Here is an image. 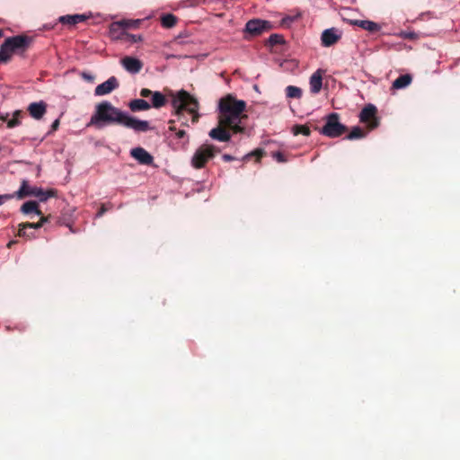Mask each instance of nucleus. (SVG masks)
Masks as SVG:
<instances>
[{
  "mask_svg": "<svg viewBox=\"0 0 460 460\" xmlns=\"http://www.w3.org/2000/svg\"><path fill=\"white\" fill-rule=\"evenodd\" d=\"M114 124L133 129L136 132H146L151 129L147 120L132 117L108 101L101 102L95 105L94 111L86 127L102 129Z\"/></svg>",
  "mask_w": 460,
  "mask_h": 460,
  "instance_id": "nucleus-1",
  "label": "nucleus"
},
{
  "mask_svg": "<svg viewBox=\"0 0 460 460\" xmlns=\"http://www.w3.org/2000/svg\"><path fill=\"white\" fill-rule=\"evenodd\" d=\"M246 108V102L243 100H237L234 95L227 94L219 100L218 119L223 125H228L229 128L234 134L243 133L245 128L242 126L243 119H247L243 114Z\"/></svg>",
  "mask_w": 460,
  "mask_h": 460,
  "instance_id": "nucleus-2",
  "label": "nucleus"
},
{
  "mask_svg": "<svg viewBox=\"0 0 460 460\" xmlns=\"http://www.w3.org/2000/svg\"><path fill=\"white\" fill-rule=\"evenodd\" d=\"M32 42V38L24 34L8 37L0 46V63H8L13 54L25 52Z\"/></svg>",
  "mask_w": 460,
  "mask_h": 460,
  "instance_id": "nucleus-3",
  "label": "nucleus"
},
{
  "mask_svg": "<svg viewBox=\"0 0 460 460\" xmlns=\"http://www.w3.org/2000/svg\"><path fill=\"white\" fill-rule=\"evenodd\" d=\"M172 105L174 108L175 114L178 117L182 116V112L186 111L192 115V123H197L199 121V102L185 90H181L173 95Z\"/></svg>",
  "mask_w": 460,
  "mask_h": 460,
  "instance_id": "nucleus-4",
  "label": "nucleus"
},
{
  "mask_svg": "<svg viewBox=\"0 0 460 460\" xmlns=\"http://www.w3.org/2000/svg\"><path fill=\"white\" fill-rule=\"evenodd\" d=\"M220 150L209 144L201 145L193 154L190 164L195 169H202Z\"/></svg>",
  "mask_w": 460,
  "mask_h": 460,
  "instance_id": "nucleus-5",
  "label": "nucleus"
},
{
  "mask_svg": "<svg viewBox=\"0 0 460 460\" xmlns=\"http://www.w3.org/2000/svg\"><path fill=\"white\" fill-rule=\"evenodd\" d=\"M28 196L36 197L40 201L44 202L49 198L56 197L57 190L53 189L44 190L41 188L31 187L26 181H23L19 190L15 192V197L22 199Z\"/></svg>",
  "mask_w": 460,
  "mask_h": 460,
  "instance_id": "nucleus-6",
  "label": "nucleus"
},
{
  "mask_svg": "<svg viewBox=\"0 0 460 460\" xmlns=\"http://www.w3.org/2000/svg\"><path fill=\"white\" fill-rule=\"evenodd\" d=\"M338 113L332 112L326 117L325 125L319 130L321 134L329 137H341L347 131V127L339 121Z\"/></svg>",
  "mask_w": 460,
  "mask_h": 460,
  "instance_id": "nucleus-7",
  "label": "nucleus"
},
{
  "mask_svg": "<svg viewBox=\"0 0 460 460\" xmlns=\"http://www.w3.org/2000/svg\"><path fill=\"white\" fill-rule=\"evenodd\" d=\"M376 113V107L373 104H367L360 111L359 120L362 123L367 124L370 129L376 128L378 126Z\"/></svg>",
  "mask_w": 460,
  "mask_h": 460,
  "instance_id": "nucleus-8",
  "label": "nucleus"
},
{
  "mask_svg": "<svg viewBox=\"0 0 460 460\" xmlns=\"http://www.w3.org/2000/svg\"><path fill=\"white\" fill-rule=\"evenodd\" d=\"M271 28L272 25L270 22L260 19L250 20L245 25L246 31L253 36L260 35L264 31H268Z\"/></svg>",
  "mask_w": 460,
  "mask_h": 460,
  "instance_id": "nucleus-9",
  "label": "nucleus"
},
{
  "mask_svg": "<svg viewBox=\"0 0 460 460\" xmlns=\"http://www.w3.org/2000/svg\"><path fill=\"white\" fill-rule=\"evenodd\" d=\"M231 130L228 125H223L220 123V119H218V126L217 128H212L208 135L211 138L220 141V142H227L231 139Z\"/></svg>",
  "mask_w": 460,
  "mask_h": 460,
  "instance_id": "nucleus-10",
  "label": "nucleus"
},
{
  "mask_svg": "<svg viewBox=\"0 0 460 460\" xmlns=\"http://www.w3.org/2000/svg\"><path fill=\"white\" fill-rule=\"evenodd\" d=\"M119 87L118 79L115 76L110 77L105 82L98 84L95 87L94 94L97 96H102L105 94L111 93L113 90Z\"/></svg>",
  "mask_w": 460,
  "mask_h": 460,
  "instance_id": "nucleus-11",
  "label": "nucleus"
},
{
  "mask_svg": "<svg viewBox=\"0 0 460 460\" xmlns=\"http://www.w3.org/2000/svg\"><path fill=\"white\" fill-rule=\"evenodd\" d=\"M341 38L336 28L326 29L321 35V41L323 47H331L336 44Z\"/></svg>",
  "mask_w": 460,
  "mask_h": 460,
  "instance_id": "nucleus-12",
  "label": "nucleus"
},
{
  "mask_svg": "<svg viewBox=\"0 0 460 460\" xmlns=\"http://www.w3.org/2000/svg\"><path fill=\"white\" fill-rule=\"evenodd\" d=\"M121 66L131 74H137L143 68V62L133 57L126 56L120 59Z\"/></svg>",
  "mask_w": 460,
  "mask_h": 460,
  "instance_id": "nucleus-13",
  "label": "nucleus"
},
{
  "mask_svg": "<svg viewBox=\"0 0 460 460\" xmlns=\"http://www.w3.org/2000/svg\"><path fill=\"white\" fill-rule=\"evenodd\" d=\"M140 24V20H120L118 22H114L111 24L110 31L112 35L119 32L121 31H125L127 29L137 28Z\"/></svg>",
  "mask_w": 460,
  "mask_h": 460,
  "instance_id": "nucleus-14",
  "label": "nucleus"
},
{
  "mask_svg": "<svg viewBox=\"0 0 460 460\" xmlns=\"http://www.w3.org/2000/svg\"><path fill=\"white\" fill-rule=\"evenodd\" d=\"M130 155L141 164L150 165L154 162V157L143 147L131 149Z\"/></svg>",
  "mask_w": 460,
  "mask_h": 460,
  "instance_id": "nucleus-15",
  "label": "nucleus"
},
{
  "mask_svg": "<svg viewBox=\"0 0 460 460\" xmlns=\"http://www.w3.org/2000/svg\"><path fill=\"white\" fill-rule=\"evenodd\" d=\"M47 111V105L44 102H31L28 107L30 115L35 119H40Z\"/></svg>",
  "mask_w": 460,
  "mask_h": 460,
  "instance_id": "nucleus-16",
  "label": "nucleus"
},
{
  "mask_svg": "<svg viewBox=\"0 0 460 460\" xmlns=\"http://www.w3.org/2000/svg\"><path fill=\"white\" fill-rule=\"evenodd\" d=\"M349 23L358 26L369 32H376L381 29V26L378 23L368 20H351L349 21Z\"/></svg>",
  "mask_w": 460,
  "mask_h": 460,
  "instance_id": "nucleus-17",
  "label": "nucleus"
},
{
  "mask_svg": "<svg viewBox=\"0 0 460 460\" xmlns=\"http://www.w3.org/2000/svg\"><path fill=\"white\" fill-rule=\"evenodd\" d=\"M310 91L316 94L318 93L323 86V75L321 70L315 71L310 77Z\"/></svg>",
  "mask_w": 460,
  "mask_h": 460,
  "instance_id": "nucleus-18",
  "label": "nucleus"
},
{
  "mask_svg": "<svg viewBox=\"0 0 460 460\" xmlns=\"http://www.w3.org/2000/svg\"><path fill=\"white\" fill-rule=\"evenodd\" d=\"M87 18L88 17L84 14L64 15L59 17V22L62 24L74 26L77 23L85 22Z\"/></svg>",
  "mask_w": 460,
  "mask_h": 460,
  "instance_id": "nucleus-19",
  "label": "nucleus"
},
{
  "mask_svg": "<svg viewBox=\"0 0 460 460\" xmlns=\"http://www.w3.org/2000/svg\"><path fill=\"white\" fill-rule=\"evenodd\" d=\"M112 36L115 39L119 40L126 43H136V42H139L142 40L141 35L130 34L125 31L117 32V33H115V35H112Z\"/></svg>",
  "mask_w": 460,
  "mask_h": 460,
  "instance_id": "nucleus-20",
  "label": "nucleus"
},
{
  "mask_svg": "<svg viewBox=\"0 0 460 460\" xmlns=\"http://www.w3.org/2000/svg\"><path fill=\"white\" fill-rule=\"evenodd\" d=\"M128 108L131 111H147L151 108V105L144 99H135L129 102Z\"/></svg>",
  "mask_w": 460,
  "mask_h": 460,
  "instance_id": "nucleus-21",
  "label": "nucleus"
},
{
  "mask_svg": "<svg viewBox=\"0 0 460 460\" xmlns=\"http://www.w3.org/2000/svg\"><path fill=\"white\" fill-rule=\"evenodd\" d=\"M21 211L23 214L35 213L38 216L42 215L41 210L39 208V205L34 200H30L23 203L21 207Z\"/></svg>",
  "mask_w": 460,
  "mask_h": 460,
  "instance_id": "nucleus-22",
  "label": "nucleus"
},
{
  "mask_svg": "<svg viewBox=\"0 0 460 460\" xmlns=\"http://www.w3.org/2000/svg\"><path fill=\"white\" fill-rule=\"evenodd\" d=\"M412 81V77L409 74L402 75L393 83L394 89H402L407 87Z\"/></svg>",
  "mask_w": 460,
  "mask_h": 460,
  "instance_id": "nucleus-23",
  "label": "nucleus"
},
{
  "mask_svg": "<svg viewBox=\"0 0 460 460\" xmlns=\"http://www.w3.org/2000/svg\"><path fill=\"white\" fill-rule=\"evenodd\" d=\"M152 105L155 109H159L166 104L165 96L160 92H153L152 93Z\"/></svg>",
  "mask_w": 460,
  "mask_h": 460,
  "instance_id": "nucleus-24",
  "label": "nucleus"
},
{
  "mask_svg": "<svg viewBox=\"0 0 460 460\" xmlns=\"http://www.w3.org/2000/svg\"><path fill=\"white\" fill-rule=\"evenodd\" d=\"M177 23V17L172 13H166L161 17V24L164 28H172Z\"/></svg>",
  "mask_w": 460,
  "mask_h": 460,
  "instance_id": "nucleus-25",
  "label": "nucleus"
},
{
  "mask_svg": "<svg viewBox=\"0 0 460 460\" xmlns=\"http://www.w3.org/2000/svg\"><path fill=\"white\" fill-rule=\"evenodd\" d=\"M285 91L288 98L300 99L302 96V89L297 86L288 85Z\"/></svg>",
  "mask_w": 460,
  "mask_h": 460,
  "instance_id": "nucleus-26",
  "label": "nucleus"
},
{
  "mask_svg": "<svg viewBox=\"0 0 460 460\" xmlns=\"http://www.w3.org/2000/svg\"><path fill=\"white\" fill-rule=\"evenodd\" d=\"M366 136V133L364 130L359 127H355L352 128L350 133L346 137L347 139L352 140V139H358L362 138Z\"/></svg>",
  "mask_w": 460,
  "mask_h": 460,
  "instance_id": "nucleus-27",
  "label": "nucleus"
},
{
  "mask_svg": "<svg viewBox=\"0 0 460 460\" xmlns=\"http://www.w3.org/2000/svg\"><path fill=\"white\" fill-rule=\"evenodd\" d=\"M292 132L295 136L302 134L304 136L308 137L311 134L310 128L305 125H295L292 128Z\"/></svg>",
  "mask_w": 460,
  "mask_h": 460,
  "instance_id": "nucleus-28",
  "label": "nucleus"
},
{
  "mask_svg": "<svg viewBox=\"0 0 460 460\" xmlns=\"http://www.w3.org/2000/svg\"><path fill=\"white\" fill-rule=\"evenodd\" d=\"M285 42L284 38L280 34H271L268 40V45L272 47L275 45H280Z\"/></svg>",
  "mask_w": 460,
  "mask_h": 460,
  "instance_id": "nucleus-29",
  "label": "nucleus"
},
{
  "mask_svg": "<svg viewBox=\"0 0 460 460\" xmlns=\"http://www.w3.org/2000/svg\"><path fill=\"white\" fill-rule=\"evenodd\" d=\"M21 116V111H17L13 113V118L7 122L8 128H14L20 124L19 118Z\"/></svg>",
  "mask_w": 460,
  "mask_h": 460,
  "instance_id": "nucleus-30",
  "label": "nucleus"
},
{
  "mask_svg": "<svg viewBox=\"0 0 460 460\" xmlns=\"http://www.w3.org/2000/svg\"><path fill=\"white\" fill-rule=\"evenodd\" d=\"M265 151L263 149H261V148H258L252 152H251L250 154H248L245 158H250L252 156H255L256 157V161L259 162L264 155H265Z\"/></svg>",
  "mask_w": 460,
  "mask_h": 460,
  "instance_id": "nucleus-31",
  "label": "nucleus"
},
{
  "mask_svg": "<svg viewBox=\"0 0 460 460\" xmlns=\"http://www.w3.org/2000/svg\"><path fill=\"white\" fill-rule=\"evenodd\" d=\"M272 157L277 160L279 163H286L287 159L285 157V155L282 152H274L272 153Z\"/></svg>",
  "mask_w": 460,
  "mask_h": 460,
  "instance_id": "nucleus-32",
  "label": "nucleus"
},
{
  "mask_svg": "<svg viewBox=\"0 0 460 460\" xmlns=\"http://www.w3.org/2000/svg\"><path fill=\"white\" fill-rule=\"evenodd\" d=\"M23 226V223H21L19 225V229H18V236L20 237H31V234H28L27 232H26V229L29 228L28 226Z\"/></svg>",
  "mask_w": 460,
  "mask_h": 460,
  "instance_id": "nucleus-33",
  "label": "nucleus"
},
{
  "mask_svg": "<svg viewBox=\"0 0 460 460\" xmlns=\"http://www.w3.org/2000/svg\"><path fill=\"white\" fill-rule=\"evenodd\" d=\"M22 226H28L29 228L39 229V228L42 227L43 226L40 222H37V223L26 222V223H23Z\"/></svg>",
  "mask_w": 460,
  "mask_h": 460,
  "instance_id": "nucleus-34",
  "label": "nucleus"
},
{
  "mask_svg": "<svg viewBox=\"0 0 460 460\" xmlns=\"http://www.w3.org/2000/svg\"><path fill=\"white\" fill-rule=\"evenodd\" d=\"M152 93H153V92L147 88H143L140 91V96L143 98H147V97L151 96Z\"/></svg>",
  "mask_w": 460,
  "mask_h": 460,
  "instance_id": "nucleus-35",
  "label": "nucleus"
},
{
  "mask_svg": "<svg viewBox=\"0 0 460 460\" xmlns=\"http://www.w3.org/2000/svg\"><path fill=\"white\" fill-rule=\"evenodd\" d=\"M14 196H15V193L13 195H11V194L0 195V205L4 204V202L8 199H11Z\"/></svg>",
  "mask_w": 460,
  "mask_h": 460,
  "instance_id": "nucleus-36",
  "label": "nucleus"
},
{
  "mask_svg": "<svg viewBox=\"0 0 460 460\" xmlns=\"http://www.w3.org/2000/svg\"><path fill=\"white\" fill-rule=\"evenodd\" d=\"M41 217L40 219V223L43 226L45 223H48L50 221V219L52 218V216L51 215H49V216H42L40 215Z\"/></svg>",
  "mask_w": 460,
  "mask_h": 460,
  "instance_id": "nucleus-37",
  "label": "nucleus"
},
{
  "mask_svg": "<svg viewBox=\"0 0 460 460\" xmlns=\"http://www.w3.org/2000/svg\"><path fill=\"white\" fill-rule=\"evenodd\" d=\"M210 0H191V5L196 6L201 4H208Z\"/></svg>",
  "mask_w": 460,
  "mask_h": 460,
  "instance_id": "nucleus-38",
  "label": "nucleus"
},
{
  "mask_svg": "<svg viewBox=\"0 0 460 460\" xmlns=\"http://www.w3.org/2000/svg\"><path fill=\"white\" fill-rule=\"evenodd\" d=\"M59 127V119L54 120V122L51 125V131H56Z\"/></svg>",
  "mask_w": 460,
  "mask_h": 460,
  "instance_id": "nucleus-39",
  "label": "nucleus"
},
{
  "mask_svg": "<svg viewBox=\"0 0 460 460\" xmlns=\"http://www.w3.org/2000/svg\"><path fill=\"white\" fill-rule=\"evenodd\" d=\"M186 135H187V133L183 129L178 130L176 132V136H177L178 138H182V137H186Z\"/></svg>",
  "mask_w": 460,
  "mask_h": 460,
  "instance_id": "nucleus-40",
  "label": "nucleus"
},
{
  "mask_svg": "<svg viewBox=\"0 0 460 460\" xmlns=\"http://www.w3.org/2000/svg\"><path fill=\"white\" fill-rule=\"evenodd\" d=\"M222 159L225 162H230V161H233L234 158L230 155L225 154V155H223Z\"/></svg>",
  "mask_w": 460,
  "mask_h": 460,
  "instance_id": "nucleus-41",
  "label": "nucleus"
},
{
  "mask_svg": "<svg viewBox=\"0 0 460 460\" xmlns=\"http://www.w3.org/2000/svg\"><path fill=\"white\" fill-rule=\"evenodd\" d=\"M106 211H107V208H105V205H102L101 207V208L99 209L97 216L102 217Z\"/></svg>",
  "mask_w": 460,
  "mask_h": 460,
  "instance_id": "nucleus-42",
  "label": "nucleus"
},
{
  "mask_svg": "<svg viewBox=\"0 0 460 460\" xmlns=\"http://www.w3.org/2000/svg\"><path fill=\"white\" fill-rule=\"evenodd\" d=\"M15 243H17V241L16 240H11L8 243H7V248H12L13 245H14Z\"/></svg>",
  "mask_w": 460,
  "mask_h": 460,
  "instance_id": "nucleus-43",
  "label": "nucleus"
},
{
  "mask_svg": "<svg viewBox=\"0 0 460 460\" xmlns=\"http://www.w3.org/2000/svg\"><path fill=\"white\" fill-rule=\"evenodd\" d=\"M83 77L87 79V80H93V78L92 75H87L85 73L83 74Z\"/></svg>",
  "mask_w": 460,
  "mask_h": 460,
  "instance_id": "nucleus-44",
  "label": "nucleus"
},
{
  "mask_svg": "<svg viewBox=\"0 0 460 460\" xmlns=\"http://www.w3.org/2000/svg\"><path fill=\"white\" fill-rule=\"evenodd\" d=\"M57 224H58V225H63V224H65V223H64L60 218H58V220H57Z\"/></svg>",
  "mask_w": 460,
  "mask_h": 460,
  "instance_id": "nucleus-45",
  "label": "nucleus"
},
{
  "mask_svg": "<svg viewBox=\"0 0 460 460\" xmlns=\"http://www.w3.org/2000/svg\"><path fill=\"white\" fill-rule=\"evenodd\" d=\"M169 129H170L171 131H175V130H176V128H175L174 126L171 125V126L169 127Z\"/></svg>",
  "mask_w": 460,
  "mask_h": 460,
  "instance_id": "nucleus-46",
  "label": "nucleus"
},
{
  "mask_svg": "<svg viewBox=\"0 0 460 460\" xmlns=\"http://www.w3.org/2000/svg\"><path fill=\"white\" fill-rule=\"evenodd\" d=\"M3 36V31L0 30V38Z\"/></svg>",
  "mask_w": 460,
  "mask_h": 460,
  "instance_id": "nucleus-47",
  "label": "nucleus"
}]
</instances>
